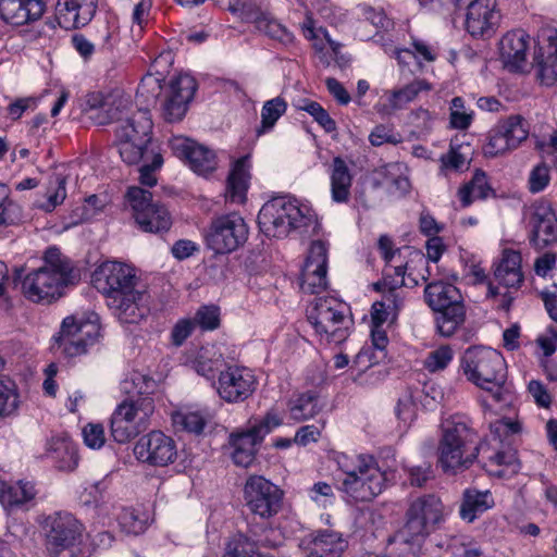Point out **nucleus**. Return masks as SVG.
<instances>
[{"mask_svg":"<svg viewBox=\"0 0 557 557\" xmlns=\"http://www.w3.org/2000/svg\"><path fill=\"white\" fill-rule=\"evenodd\" d=\"M305 264L319 267L320 270H327V246L322 240L311 243Z\"/></svg>","mask_w":557,"mask_h":557,"instance_id":"55","label":"nucleus"},{"mask_svg":"<svg viewBox=\"0 0 557 557\" xmlns=\"http://www.w3.org/2000/svg\"><path fill=\"white\" fill-rule=\"evenodd\" d=\"M549 170L546 164L535 166L529 177V189L531 193L542 191L549 183Z\"/></svg>","mask_w":557,"mask_h":557,"instance_id":"60","label":"nucleus"},{"mask_svg":"<svg viewBox=\"0 0 557 557\" xmlns=\"http://www.w3.org/2000/svg\"><path fill=\"white\" fill-rule=\"evenodd\" d=\"M223 357L221 354H211L210 349L201 348L194 361V369L196 372L207 379H211L216 372L220 373L223 366Z\"/></svg>","mask_w":557,"mask_h":557,"instance_id":"43","label":"nucleus"},{"mask_svg":"<svg viewBox=\"0 0 557 557\" xmlns=\"http://www.w3.org/2000/svg\"><path fill=\"white\" fill-rule=\"evenodd\" d=\"M510 150H513L512 147L497 126L492 128L488 133L487 143L484 146V154L487 157H497Z\"/></svg>","mask_w":557,"mask_h":557,"instance_id":"52","label":"nucleus"},{"mask_svg":"<svg viewBox=\"0 0 557 557\" xmlns=\"http://www.w3.org/2000/svg\"><path fill=\"white\" fill-rule=\"evenodd\" d=\"M195 323L203 330H214L220 325V312L216 306H202L195 315Z\"/></svg>","mask_w":557,"mask_h":557,"instance_id":"54","label":"nucleus"},{"mask_svg":"<svg viewBox=\"0 0 557 557\" xmlns=\"http://www.w3.org/2000/svg\"><path fill=\"white\" fill-rule=\"evenodd\" d=\"M46 10L44 0H0L1 20L13 26L38 21Z\"/></svg>","mask_w":557,"mask_h":557,"instance_id":"27","label":"nucleus"},{"mask_svg":"<svg viewBox=\"0 0 557 557\" xmlns=\"http://www.w3.org/2000/svg\"><path fill=\"white\" fill-rule=\"evenodd\" d=\"M35 487L29 482L20 481L15 484H9L0 481V502L4 506L22 505L34 498Z\"/></svg>","mask_w":557,"mask_h":557,"instance_id":"36","label":"nucleus"},{"mask_svg":"<svg viewBox=\"0 0 557 557\" xmlns=\"http://www.w3.org/2000/svg\"><path fill=\"white\" fill-rule=\"evenodd\" d=\"M132 384L135 388V394L132 395L134 399H141V398H151L150 395L154 393L157 388V382L141 373H135L132 377Z\"/></svg>","mask_w":557,"mask_h":557,"instance_id":"57","label":"nucleus"},{"mask_svg":"<svg viewBox=\"0 0 557 557\" xmlns=\"http://www.w3.org/2000/svg\"><path fill=\"white\" fill-rule=\"evenodd\" d=\"M407 476L410 485L422 487L430 480L434 479V471L432 465L428 461H423L419 465H412L406 467Z\"/></svg>","mask_w":557,"mask_h":557,"instance_id":"51","label":"nucleus"},{"mask_svg":"<svg viewBox=\"0 0 557 557\" xmlns=\"http://www.w3.org/2000/svg\"><path fill=\"white\" fill-rule=\"evenodd\" d=\"M99 326L92 322H77L74 317H66L61 325L51 349L65 357L85 354L87 346L96 342Z\"/></svg>","mask_w":557,"mask_h":557,"instance_id":"16","label":"nucleus"},{"mask_svg":"<svg viewBox=\"0 0 557 557\" xmlns=\"http://www.w3.org/2000/svg\"><path fill=\"white\" fill-rule=\"evenodd\" d=\"M480 449L479 435L461 419L446 420L442 424L437 462L445 473L457 474L469 469Z\"/></svg>","mask_w":557,"mask_h":557,"instance_id":"3","label":"nucleus"},{"mask_svg":"<svg viewBox=\"0 0 557 557\" xmlns=\"http://www.w3.org/2000/svg\"><path fill=\"white\" fill-rule=\"evenodd\" d=\"M85 444L90 448H100L104 444V430L101 424L89 423L83 429Z\"/></svg>","mask_w":557,"mask_h":557,"instance_id":"62","label":"nucleus"},{"mask_svg":"<svg viewBox=\"0 0 557 557\" xmlns=\"http://www.w3.org/2000/svg\"><path fill=\"white\" fill-rule=\"evenodd\" d=\"M256 385L257 381L250 369L228 366L220 371L216 392L227 403H242L253 394Z\"/></svg>","mask_w":557,"mask_h":557,"instance_id":"19","label":"nucleus"},{"mask_svg":"<svg viewBox=\"0 0 557 557\" xmlns=\"http://www.w3.org/2000/svg\"><path fill=\"white\" fill-rule=\"evenodd\" d=\"M151 8V0H140L134 8L133 11V26L132 32L143 33L150 30L149 25V12Z\"/></svg>","mask_w":557,"mask_h":557,"instance_id":"53","label":"nucleus"},{"mask_svg":"<svg viewBox=\"0 0 557 557\" xmlns=\"http://www.w3.org/2000/svg\"><path fill=\"white\" fill-rule=\"evenodd\" d=\"M175 422L182 424L184 430L195 434H200L206 425V420L198 412L180 414L175 419Z\"/></svg>","mask_w":557,"mask_h":557,"instance_id":"61","label":"nucleus"},{"mask_svg":"<svg viewBox=\"0 0 557 557\" xmlns=\"http://www.w3.org/2000/svg\"><path fill=\"white\" fill-rule=\"evenodd\" d=\"M530 243L543 249L557 240V216L548 200L542 199L531 207L529 219Z\"/></svg>","mask_w":557,"mask_h":557,"instance_id":"21","label":"nucleus"},{"mask_svg":"<svg viewBox=\"0 0 557 557\" xmlns=\"http://www.w3.org/2000/svg\"><path fill=\"white\" fill-rule=\"evenodd\" d=\"M97 0H58L55 5V20L47 21L48 30H54L55 24L64 29L72 30L87 25L96 13Z\"/></svg>","mask_w":557,"mask_h":557,"instance_id":"24","label":"nucleus"},{"mask_svg":"<svg viewBox=\"0 0 557 557\" xmlns=\"http://www.w3.org/2000/svg\"><path fill=\"white\" fill-rule=\"evenodd\" d=\"M286 110L287 103L282 97L265 101L261 109V125L256 131L257 135L261 136L271 131Z\"/></svg>","mask_w":557,"mask_h":557,"instance_id":"39","label":"nucleus"},{"mask_svg":"<svg viewBox=\"0 0 557 557\" xmlns=\"http://www.w3.org/2000/svg\"><path fill=\"white\" fill-rule=\"evenodd\" d=\"M197 90L196 79L189 74H180L171 78L165 101L163 103V117L168 122L181 121Z\"/></svg>","mask_w":557,"mask_h":557,"instance_id":"22","label":"nucleus"},{"mask_svg":"<svg viewBox=\"0 0 557 557\" xmlns=\"http://www.w3.org/2000/svg\"><path fill=\"white\" fill-rule=\"evenodd\" d=\"M305 264L319 267L320 270H327V246L322 240L311 243Z\"/></svg>","mask_w":557,"mask_h":557,"instance_id":"56","label":"nucleus"},{"mask_svg":"<svg viewBox=\"0 0 557 557\" xmlns=\"http://www.w3.org/2000/svg\"><path fill=\"white\" fill-rule=\"evenodd\" d=\"M331 197L334 202L347 203L350 199L352 174L342 157H335L329 168Z\"/></svg>","mask_w":557,"mask_h":557,"instance_id":"31","label":"nucleus"},{"mask_svg":"<svg viewBox=\"0 0 557 557\" xmlns=\"http://www.w3.org/2000/svg\"><path fill=\"white\" fill-rule=\"evenodd\" d=\"M195 322L189 319L180 320L172 329L171 338L175 346H181L193 333Z\"/></svg>","mask_w":557,"mask_h":557,"instance_id":"63","label":"nucleus"},{"mask_svg":"<svg viewBox=\"0 0 557 557\" xmlns=\"http://www.w3.org/2000/svg\"><path fill=\"white\" fill-rule=\"evenodd\" d=\"M347 543L338 533L324 531L305 548L306 557H341Z\"/></svg>","mask_w":557,"mask_h":557,"instance_id":"34","label":"nucleus"},{"mask_svg":"<svg viewBox=\"0 0 557 557\" xmlns=\"http://www.w3.org/2000/svg\"><path fill=\"white\" fill-rule=\"evenodd\" d=\"M170 146L173 152L199 175H208L218 166L215 152L195 140L177 136L171 139Z\"/></svg>","mask_w":557,"mask_h":557,"instance_id":"23","label":"nucleus"},{"mask_svg":"<svg viewBox=\"0 0 557 557\" xmlns=\"http://www.w3.org/2000/svg\"><path fill=\"white\" fill-rule=\"evenodd\" d=\"M428 306L437 313L436 324L441 335L449 337L466 319V308L460 290L453 284L435 281L424 288Z\"/></svg>","mask_w":557,"mask_h":557,"instance_id":"8","label":"nucleus"},{"mask_svg":"<svg viewBox=\"0 0 557 557\" xmlns=\"http://www.w3.org/2000/svg\"><path fill=\"white\" fill-rule=\"evenodd\" d=\"M50 457L55 467L62 471H73L78 463V455L75 446L66 440H57L50 447Z\"/></svg>","mask_w":557,"mask_h":557,"instance_id":"38","label":"nucleus"},{"mask_svg":"<svg viewBox=\"0 0 557 557\" xmlns=\"http://www.w3.org/2000/svg\"><path fill=\"white\" fill-rule=\"evenodd\" d=\"M284 492L262 475H249L244 485V500L249 512L270 520L283 508Z\"/></svg>","mask_w":557,"mask_h":557,"instance_id":"13","label":"nucleus"},{"mask_svg":"<svg viewBox=\"0 0 557 557\" xmlns=\"http://www.w3.org/2000/svg\"><path fill=\"white\" fill-rule=\"evenodd\" d=\"M253 537L250 539L255 544V549L258 548H277L282 544L281 535L273 529H264L262 534H257L251 530Z\"/></svg>","mask_w":557,"mask_h":557,"instance_id":"59","label":"nucleus"},{"mask_svg":"<svg viewBox=\"0 0 557 557\" xmlns=\"http://www.w3.org/2000/svg\"><path fill=\"white\" fill-rule=\"evenodd\" d=\"M494 278L507 288L518 289L523 283L521 255L512 249H505L498 263L495 264Z\"/></svg>","mask_w":557,"mask_h":557,"instance_id":"29","label":"nucleus"},{"mask_svg":"<svg viewBox=\"0 0 557 557\" xmlns=\"http://www.w3.org/2000/svg\"><path fill=\"white\" fill-rule=\"evenodd\" d=\"M153 412L154 401L152 398L127 397L116 407L111 417L112 437L120 444L129 442L148 429Z\"/></svg>","mask_w":557,"mask_h":557,"instance_id":"10","label":"nucleus"},{"mask_svg":"<svg viewBox=\"0 0 557 557\" xmlns=\"http://www.w3.org/2000/svg\"><path fill=\"white\" fill-rule=\"evenodd\" d=\"M152 122L147 111H138L126 117L116 129V145L122 160L137 164L148 158Z\"/></svg>","mask_w":557,"mask_h":557,"instance_id":"9","label":"nucleus"},{"mask_svg":"<svg viewBox=\"0 0 557 557\" xmlns=\"http://www.w3.org/2000/svg\"><path fill=\"white\" fill-rule=\"evenodd\" d=\"M453 349L447 345H443L437 349L429 352L428 357L423 361V366L429 372L434 373L442 371L453 360Z\"/></svg>","mask_w":557,"mask_h":557,"instance_id":"48","label":"nucleus"},{"mask_svg":"<svg viewBox=\"0 0 557 557\" xmlns=\"http://www.w3.org/2000/svg\"><path fill=\"white\" fill-rule=\"evenodd\" d=\"M46 537L47 549L76 546L83 536V524L70 512L58 511L40 522Z\"/></svg>","mask_w":557,"mask_h":557,"instance_id":"17","label":"nucleus"},{"mask_svg":"<svg viewBox=\"0 0 557 557\" xmlns=\"http://www.w3.org/2000/svg\"><path fill=\"white\" fill-rule=\"evenodd\" d=\"M295 107L297 110L310 114L326 133H333L337 129L336 122L319 102L302 98L297 101Z\"/></svg>","mask_w":557,"mask_h":557,"instance_id":"40","label":"nucleus"},{"mask_svg":"<svg viewBox=\"0 0 557 557\" xmlns=\"http://www.w3.org/2000/svg\"><path fill=\"white\" fill-rule=\"evenodd\" d=\"M533 47L536 77L542 85L552 87L557 82V37H537Z\"/></svg>","mask_w":557,"mask_h":557,"instance_id":"25","label":"nucleus"},{"mask_svg":"<svg viewBox=\"0 0 557 557\" xmlns=\"http://www.w3.org/2000/svg\"><path fill=\"white\" fill-rule=\"evenodd\" d=\"M129 106V97L121 91L108 95L91 92L86 97V112L97 125H106L114 120L122 122V114Z\"/></svg>","mask_w":557,"mask_h":557,"instance_id":"20","label":"nucleus"},{"mask_svg":"<svg viewBox=\"0 0 557 557\" xmlns=\"http://www.w3.org/2000/svg\"><path fill=\"white\" fill-rule=\"evenodd\" d=\"M445 506L435 494L414 498L406 511V522L395 534L393 542L419 547L440 523L444 521Z\"/></svg>","mask_w":557,"mask_h":557,"instance_id":"5","label":"nucleus"},{"mask_svg":"<svg viewBox=\"0 0 557 557\" xmlns=\"http://www.w3.org/2000/svg\"><path fill=\"white\" fill-rule=\"evenodd\" d=\"M460 368L468 381L490 392L496 401L502 400L507 367L500 352L483 346L470 347L463 352Z\"/></svg>","mask_w":557,"mask_h":557,"instance_id":"4","label":"nucleus"},{"mask_svg":"<svg viewBox=\"0 0 557 557\" xmlns=\"http://www.w3.org/2000/svg\"><path fill=\"white\" fill-rule=\"evenodd\" d=\"M533 40L535 37H500L498 49L504 67L512 73L523 72Z\"/></svg>","mask_w":557,"mask_h":557,"instance_id":"28","label":"nucleus"},{"mask_svg":"<svg viewBox=\"0 0 557 557\" xmlns=\"http://www.w3.org/2000/svg\"><path fill=\"white\" fill-rule=\"evenodd\" d=\"M423 89H430L429 84L424 81H414L400 89L393 90L388 98V111L403 109Z\"/></svg>","mask_w":557,"mask_h":557,"instance_id":"41","label":"nucleus"},{"mask_svg":"<svg viewBox=\"0 0 557 557\" xmlns=\"http://www.w3.org/2000/svg\"><path fill=\"white\" fill-rule=\"evenodd\" d=\"M248 160V156L242 157L232 166L225 189V198L230 202L244 203L246 200L249 181Z\"/></svg>","mask_w":557,"mask_h":557,"instance_id":"32","label":"nucleus"},{"mask_svg":"<svg viewBox=\"0 0 557 557\" xmlns=\"http://www.w3.org/2000/svg\"><path fill=\"white\" fill-rule=\"evenodd\" d=\"M224 557H260L250 539L239 535L226 545Z\"/></svg>","mask_w":557,"mask_h":557,"instance_id":"49","label":"nucleus"},{"mask_svg":"<svg viewBox=\"0 0 557 557\" xmlns=\"http://www.w3.org/2000/svg\"><path fill=\"white\" fill-rule=\"evenodd\" d=\"M494 194L493 188L487 183L486 174L482 170H476L471 181L458 191L462 207L470 206L475 199H486Z\"/></svg>","mask_w":557,"mask_h":557,"instance_id":"35","label":"nucleus"},{"mask_svg":"<svg viewBox=\"0 0 557 557\" xmlns=\"http://www.w3.org/2000/svg\"><path fill=\"white\" fill-rule=\"evenodd\" d=\"M127 198L133 209L136 223L145 232L162 233L170 230L172 220L169 211L152 202L150 191L140 187H129Z\"/></svg>","mask_w":557,"mask_h":557,"instance_id":"15","label":"nucleus"},{"mask_svg":"<svg viewBox=\"0 0 557 557\" xmlns=\"http://www.w3.org/2000/svg\"><path fill=\"white\" fill-rule=\"evenodd\" d=\"M119 522L129 534L137 535L146 529V522L134 510H124L119 517Z\"/></svg>","mask_w":557,"mask_h":557,"instance_id":"58","label":"nucleus"},{"mask_svg":"<svg viewBox=\"0 0 557 557\" xmlns=\"http://www.w3.org/2000/svg\"><path fill=\"white\" fill-rule=\"evenodd\" d=\"M327 270H320L319 267L304 264L301 272L300 288L304 293L319 294L324 290L327 285Z\"/></svg>","mask_w":557,"mask_h":557,"instance_id":"42","label":"nucleus"},{"mask_svg":"<svg viewBox=\"0 0 557 557\" xmlns=\"http://www.w3.org/2000/svg\"><path fill=\"white\" fill-rule=\"evenodd\" d=\"M466 4V30L469 35H483L486 32H495L499 21V14L495 11L494 0H467Z\"/></svg>","mask_w":557,"mask_h":557,"instance_id":"26","label":"nucleus"},{"mask_svg":"<svg viewBox=\"0 0 557 557\" xmlns=\"http://www.w3.org/2000/svg\"><path fill=\"white\" fill-rule=\"evenodd\" d=\"M161 92V79L152 74H148L140 81L136 97L140 99L143 103L151 104L157 101Z\"/></svg>","mask_w":557,"mask_h":557,"instance_id":"46","label":"nucleus"},{"mask_svg":"<svg viewBox=\"0 0 557 557\" xmlns=\"http://www.w3.org/2000/svg\"><path fill=\"white\" fill-rule=\"evenodd\" d=\"M282 423L274 412H268L246 430L233 432L228 436V446L233 462L243 468L250 467L255 460L263 438Z\"/></svg>","mask_w":557,"mask_h":557,"instance_id":"11","label":"nucleus"},{"mask_svg":"<svg viewBox=\"0 0 557 557\" xmlns=\"http://www.w3.org/2000/svg\"><path fill=\"white\" fill-rule=\"evenodd\" d=\"M11 190L0 183V227L10 225L20 216V207L10 197Z\"/></svg>","mask_w":557,"mask_h":557,"instance_id":"45","label":"nucleus"},{"mask_svg":"<svg viewBox=\"0 0 557 557\" xmlns=\"http://www.w3.org/2000/svg\"><path fill=\"white\" fill-rule=\"evenodd\" d=\"M248 238V225L238 213H230L214 219L206 240L215 253H230L243 246Z\"/></svg>","mask_w":557,"mask_h":557,"instance_id":"14","label":"nucleus"},{"mask_svg":"<svg viewBox=\"0 0 557 557\" xmlns=\"http://www.w3.org/2000/svg\"><path fill=\"white\" fill-rule=\"evenodd\" d=\"M92 284L123 323H137L149 312V295L133 268L116 261L103 262L94 272Z\"/></svg>","mask_w":557,"mask_h":557,"instance_id":"1","label":"nucleus"},{"mask_svg":"<svg viewBox=\"0 0 557 557\" xmlns=\"http://www.w3.org/2000/svg\"><path fill=\"white\" fill-rule=\"evenodd\" d=\"M339 467L344 472L339 490L349 503L371 502L387 487V472L380 469L372 456H358L352 468L341 462Z\"/></svg>","mask_w":557,"mask_h":557,"instance_id":"6","label":"nucleus"},{"mask_svg":"<svg viewBox=\"0 0 557 557\" xmlns=\"http://www.w3.org/2000/svg\"><path fill=\"white\" fill-rule=\"evenodd\" d=\"M307 318L315 333L324 336L327 343L339 344L348 337L351 320L333 298H318L308 310Z\"/></svg>","mask_w":557,"mask_h":557,"instance_id":"12","label":"nucleus"},{"mask_svg":"<svg viewBox=\"0 0 557 557\" xmlns=\"http://www.w3.org/2000/svg\"><path fill=\"white\" fill-rule=\"evenodd\" d=\"M50 187L47 193V202L41 205V208L50 212L52 211L57 206L61 205L65 197H66V177L62 174H53L50 177Z\"/></svg>","mask_w":557,"mask_h":557,"instance_id":"44","label":"nucleus"},{"mask_svg":"<svg viewBox=\"0 0 557 557\" xmlns=\"http://www.w3.org/2000/svg\"><path fill=\"white\" fill-rule=\"evenodd\" d=\"M472 111L467 112L465 100L461 97H455L450 106V124L457 129H467L472 122Z\"/></svg>","mask_w":557,"mask_h":557,"instance_id":"50","label":"nucleus"},{"mask_svg":"<svg viewBox=\"0 0 557 557\" xmlns=\"http://www.w3.org/2000/svg\"><path fill=\"white\" fill-rule=\"evenodd\" d=\"M76 280L74 268L59 248L49 247L44 256V265L27 274L23 292L32 301H47L59 298L62 289Z\"/></svg>","mask_w":557,"mask_h":557,"instance_id":"2","label":"nucleus"},{"mask_svg":"<svg viewBox=\"0 0 557 557\" xmlns=\"http://www.w3.org/2000/svg\"><path fill=\"white\" fill-rule=\"evenodd\" d=\"M143 165L139 169V181L143 185L152 187L157 184V178L154 176V171L160 169L163 159L160 153L154 152L153 150L149 151L148 158L141 159Z\"/></svg>","mask_w":557,"mask_h":557,"instance_id":"47","label":"nucleus"},{"mask_svg":"<svg viewBox=\"0 0 557 557\" xmlns=\"http://www.w3.org/2000/svg\"><path fill=\"white\" fill-rule=\"evenodd\" d=\"M289 418L301 422L314 418L324 408L325 403L314 391L299 394L288 401Z\"/></svg>","mask_w":557,"mask_h":557,"instance_id":"33","label":"nucleus"},{"mask_svg":"<svg viewBox=\"0 0 557 557\" xmlns=\"http://www.w3.org/2000/svg\"><path fill=\"white\" fill-rule=\"evenodd\" d=\"M133 451L138 461L153 467L173 463L177 456L174 440L161 431H151L143 435L136 442Z\"/></svg>","mask_w":557,"mask_h":557,"instance_id":"18","label":"nucleus"},{"mask_svg":"<svg viewBox=\"0 0 557 557\" xmlns=\"http://www.w3.org/2000/svg\"><path fill=\"white\" fill-rule=\"evenodd\" d=\"M308 208L289 196H277L267 201L258 214V225L269 237H286L292 230L310 223Z\"/></svg>","mask_w":557,"mask_h":557,"instance_id":"7","label":"nucleus"},{"mask_svg":"<svg viewBox=\"0 0 557 557\" xmlns=\"http://www.w3.org/2000/svg\"><path fill=\"white\" fill-rule=\"evenodd\" d=\"M38 99L35 97L17 98L8 106V115L12 120H18L27 110H34L37 107Z\"/></svg>","mask_w":557,"mask_h":557,"instance_id":"64","label":"nucleus"},{"mask_svg":"<svg viewBox=\"0 0 557 557\" xmlns=\"http://www.w3.org/2000/svg\"><path fill=\"white\" fill-rule=\"evenodd\" d=\"M512 149H517L529 136V124L523 116L516 114L496 125Z\"/></svg>","mask_w":557,"mask_h":557,"instance_id":"37","label":"nucleus"},{"mask_svg":"<svg viewBox=\"0 0 557 557\" xmlns=\"http://www.w3.org/2000/svg\"><path fill=\"white\" fill-rule=\"evenodd\" d=\"M495 506V500L488 490L480 491L478 488L469 487L462 493L459 516L460 518L472 523L476 518L492 509Z\"/></svg>","mask_w":557,"mask_h":557,"instance_id":"30","label":"nucleus"}]
</instances>
